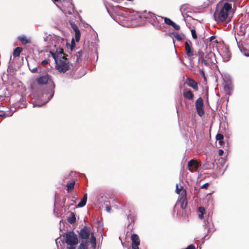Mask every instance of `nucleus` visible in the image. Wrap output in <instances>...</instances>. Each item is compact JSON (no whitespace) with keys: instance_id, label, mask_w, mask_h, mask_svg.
Listing matches in <instances>:
<instances>
[{"instance_id":"36","label":"nucleus","mask_w":249,"mask_h":249,"mask_svg":"<svg viewBox=\"0 0 249 249\" xmlns=\"http://www.w3.org/2000/svg\"><path fill=\"white\" fill-rule=\"evenodd\" d=\"M48 63H49L48 60H44L42 61L41 64L43 65H45L48 64Z\"/></svg>"},{"instance_id":"17","label":"nucleus","mask_w":249,"mask_h":249,"mask_svg":"<svg viewBox=\"0 0 249 249\" xmlns=\"http://www.w3.org/2000/svg\"><path fill=\"white\" fill-rule=\"evenodd\" d=\"M173 40L174 43L175 39L178 41H181L184 37V36L182 34H179L178 33H173Z\"/></svg>"},{"instance_id":"42","label":"nucleus","mask_w":249,"mask_h":249,"mask_svg":"<svg viewBox=\"0 0 249 249\" xmlns=\"http://www.w3.org/2000/svg\"><path fill=\"white\" fill-rule=\"evenodd\" d=\"M215 38V36H212L210 37V41H212L213 39Z\"/></svg>"},{"instance_id":"25","label":"nucleus","mask_w":249,"mask_h":249,"mask_svg":"<svg viewBox=\"0 0 249 249\" xmlns=\"http://www.w3.org/2000/svg\"><path fill=\"white\" fill-rule=\"evenodd\" d=\"M161 18H163L164 20V22L169 25H172V23H173V21H172L170 18H164L162 17H160Z\"/></svg>"},{"instance_id":"18","label":"nucleus","mask_w":249,"mask_h":249,"mask_svg":"<svg viewBox=\"0 0 249 249\" xmlns=\"http://www.w3.org/2000/svg\"><path fill=\"white\" fill-rule=\"evenodd\" d=\"M18 39L23 44H26L31 42L30 39L27 38L25 36H19Z\"/></svg>"},{"instance_id":"12","label":"nucleus","mask_w":249,"mask_h":249,"mask_svg":"<svg viewBox=\"0 0 249 249\" xmlns=\"http://www.w3.org/2000/svg\"><path fill=\"white\" fill-rule=\"evenodd\" d=\"M132 240V249H139V246L140 244V240L139 236L135 234L131 235Z\"/></svg>"},{"instance_id":"40","label":"nucleus","mask_w":249,"mask_h":249,"mask_svg":"<svg viewBox=\"0 0 249 249\" xmlns=\"http://www.w3.org/2000/svg\"><path fill=\"white\" fill-rule=\"evenodd\" d=\"M203 214L204 213H200V214H199L198 215V217L200 219H202L203 218Z\"/></svg>"},{"instance_id":"10","label":"nucleus","mask_w":249,"mask_h":249,"mask_svg":"<svg viewBox=\"0 0 249 249\" xmlns=\"http://www.w3.org/2000/svg\"><path fill=\"white\" fill-rule=\"evenodd\" d=\"M186 53L188 57L191 59L194 55V51L192 49V43L189 41L185 42Z\"/></svg>"},{"instance_id":"9","label":"nucleus","mask_w":249,"mask_h":249,"mask_svg":"<svg viewBox=\"0 0 249 249\" xmlns=\"http://www.w3.org/2000/svg\"><path fill=\"white\" fill-rule=\"evenodd\" d=\"M200 163L196 160H191L188 163V170L191 172H194L197 170L200 166Z\"/></svg>"},{"instance_id":"26","label":"nucleus","mask_w":249,"mask_h":249,"mask_svg":"<svg viewBox=\"0 0 249 249\" xmlns=\"http://www.w3.org/2000/svg\"><path fill=\"white\" fill-rule=\"evenodd\" d=\"M224 138V136L221 134H217L216 136V139L217 141H219V142L220 144H221V143L223 142L222 140Z\"/></svg>"},{"instance_id":"22","label":"nucleus","mask_w":249,"mask_h":249,"mask_svg":"<svg viewBox=\"0 0 249 249\" xmlns=\"http://www.w3.org/2000/svg\"><path fill=\"white\" fill-rule=\"evenodd\" d=\"M88 244L87 241L82 242L78 246L77 249H88Z\"/></svg>"},{"instance_id":"2","label":"nucleus","mask_w":249,"mask_h":249,"mask_svg":"<svg viewBox=\"0 0 249 249\" xmlns=\"http://www.w3.org/2000/svg\"><path fill=\"white\" fill-rule=\"evenodd\" d=\"M231 8L232 4L230 2H226L219 4L213 15L215 20L217 22H229L231 20L229 13Z\"/></svg>"},{"instance_id":"29","label":"nucleus","mask_w":249,"mask_h":249,"mask_svg":"<svg viewBox=\"0 0 249 249\" xmlns=\"http://www.w3.org/2000/svg\"><path fill=\"white\" fill-rule=\"evenodd\" d=\"M176 30H179L180 29V27L179 25L176 24L175 22H173L171 25Z\"/></svg>"},{"instance_id":"16","label":"nucleus","mask_w":249,"mask_h":249,"mask_svg":"<svg viewBox=\"0 0 249 249\" xmlns=\"http://www.w3.org/2000/svg\"><path fill=\"white\" fill-rule=\"evenodd\" d=\"M187 84L188 85V86H189L190 87H192L193 89H194L196 90H198L197 84L193 79H187Z\"/></svg>"},{"instance_id":"43","label":"nucleus","mask_w":249,"mask_h":249,"mask_svg":"<svg viewBox=\"0 0 249 249\" xmlns=\"http://www.w3.org/2000/svg\"><path fill=\"white\" fill-rule=\"evenodd\" d=\"M244 55L246 56L249 57V53H244Z\"/></svg>"},{"instance_id":"15","label":"nucleus","mask_w":249,"mask_h":249,"mask_svg":"<svg viewBox=\"0 0 249 249\" xmlns=\"http://www.w3.org/2000/svg\"><path fill=\"white\" fill-rule=\"evenodd\" d=\"M204 226L205 229H207L208 232H212L214 231L213 229V225L211 223V221L207 220V221H204Z\"/></svg>"},{"instance_id":"4","label":"nucleus","mask_w":249,"mask_h":249,"mask_svg":"<svg viewBox=\"0 0 249 249\" xmlns=\"http://www.w3.org/2000/svg\"><path fill=\"white\" fill-rule=\"evenodd\" d=\"M199 58L201 59L202 63L205 66L214 64L216 62L215 55L212 52L210 46H206L205 51L199 50L198 52Z\"/></svg>"},{"instance_id":"37","label":"nucleus","mask_w":249,"mask_h":249,"mask_svg":"<svg viewBox=\"0 0 249 249\" xmlns=\"http://www.w3.org/2000/svg\"><path fill=\"white\" fill-rule=\"evenodd\" d=\"M82 51L80 50V51L78 52L77 53V59H78L79 57H80L81 55Z\"/></svg>"},{"instance_id":"5","label":"nucleus","mask_w":249,"mask_h":249,"mask_svg":"<svg viewBox=\"0 0 249 249\" xmlns=\"http://www.w3.org/2000/svg\"><path fill=\"white\" fill-rule=\"evenodd\" d=\"M65 243L68 245L66 249H76L78 244L77 235L73 231H68L63 236Z\"/></svg>"},{"instance_id":"3","label":"nucleus","mask_w":249,"mask_h":249,"mask_svg":"<svg viewBox=\"0 0 249 249\" xmlns=\"http://www.w3.org/2000/svg\"><path fill=\"white\" fill-rule=\"evenodd\" d=\"M50 53L54 59L56 69L60 72H65L69 69V64L68 60L64 56L63 50L60 49L59 52L56 53L50 51Z\"/></svg>"},{"instance_id":"28","label":"nucleus","mask_w":249,"mask_h":249,"mask_svg":"<svg viewBox=\"0 0 249 249\" xmlns=\"http://www.w3.org/2000/svg\"><path fill=\"white\" fill-rule=\"evenodd\" d=\"M192 36L193 38L196 39L197 38V35L196 33V31L195 29H192L191 30Z\"/></svg>"},{"instance_id":"33","label":"nucleus","mask_w":249,"mask_h":249,"mask_svg":"<svg viewBox=\"0 0 249 249\" xmlns=\"http://www.w3.org/2000/svg\"><path fill=\"white\" fill-rule=\"evenodd\" d=\"M208 186H209V183H206L201 186V189H207Z\"/></svg>"},{"instance_id":"6","label":"nucleus","mask_w":249,"mask_h":249,"mask_svg":"<svg viewBox=\"0 0 249 249\" xmlns=\"http://www.w3.org/2000/svg\"><path fill=\"white\" fill-rule=\"evenodd\" d=\"M144 17L145 18L147 19L149 23H150L157 28H159L160 27V25L159 24V21L157 19L156 16L154 13L150 12H146L144 14Z\"/></svg>"},{"instance_id":"30","label":"nucleus","mask_w":249,"mask_h":249,"mask_svg":"<svg viewBox=\"0 0 249 249\" xmlns=\"http://www.w3.org/2000/svg\"><path fill=\"white\" fill-rule=\"evenodd\" d=\"M182 186H180V188L178 187V184L176 185V192L179 194L180 193V192H181V191L182 190Z\"/></svg>"},{"instance_id":"32","label":"nucleus","mask_w":249,"mask_h":249,"mask_svg":"<svg viewBox=\"0 0 249 249\" xmlns=\"http://www.w3.org/2000/svg\"><path fill=\"white\" fill-rule=\"evenodd\" d=\"M205 211V209L202 207H200L198 209V211L200 213H204Z\"/></svg>"},{"instance_id":"39","label":"nucleus","mask_w":249,"mask_h":249,"mask_svg":"<svg viewBox=\"0 0 249 249\" xmlns=\"http://www.w3.org/2000/svg\"><path fill=\"white\" fill-rule=\"evenodd\" d=\"M200 74L202 75V76H203L204 77V79H205V73H204V71L203 70H200Z\"/></svg>"},{"instance_id":"24","label":"nucleus","mask_w":249,"mask_h":249,"mask_svg":"<svg viewBox=\"0 0 249 249\" xmlns=\"http://www.w3.org/2000/svg\"><path fill=\"white\" fill-rule=\"evenodd\" d=\"M74 184H75L74 181H72L71 182L67 184V190L68 192L70 190H72L74 188Z\"/></svg>"},{"instance_id":"1","label":"nucleus","mask_w":249,"mask_h":249,"mask_svg":"<svg viewBox=\"0 0 249 249\" xmlns=\"http://www.w3.org/2000/svg\"><path fill=\"white\" fill-rule=\"evenodd\" d=\"M36 81L39 85H44L50 82L51 88L46 89L43 92L38 99L34 103L33 107H41L43 105L47 103L54 94L53 89L54 88V84L51 81V77L48 74L38 77L36 79Z\"/></svg>"},{"instance_id":"38","label":"nucleus","mask_w":249,"mask_h":249,"mask_svg":"<svg viewBox=\"0 0 249 249\" xmlns=\"http://www.w3.org/2000/svg\"><path fill=\"white\" fill-rule=\"evenodd\" d=\"M223 154V151L222 149H219L218 150V154L219 156H222Z\"/></svg>"},{"instance_id":"14","label":"nucleus","mask_w":249,"mask_h":249,"mask_svg":"<svg viewBox=\"0 0 249 249\" xmlns=\"http://www.w3.org/2000/svg\"><path fill=\"white\" fill-rule=\"evenodd\" d=\"M183 96L188 100H192L194 98V94L190 89H185L183 91Z\"/></svg>"},{"instance_id":"31","label":"nucleus","mask_w":249,"mask_h":249,"mask_svg":"<svg viewBox=\"0 0 249 249\" xmlns=\"http://www.w3.org/2000/svg\"><path fill=\"white\" fill-rule=\"evenodd\" d=\"M28 67H29V68L30 70L31 71H32L33 73H35L37 71V67L32 68L29 64H28Z\"/></svg>"},{"instance_id":"7","label":"nucleus","mask_w":249,"mask_h":249,"mask_svg":"<svg viewBox=\"0 0 249 249\" xmlns=\"http://www.w3.org/2000/svg\"><path fill=\"white\" fill-rule=\"evenodd\" d=\"M61 10L66 15H72L74 12V6L71 0H68L65 1Z\"/></svg>"},{"instance_id":"41","label":"nucleus","mask_w":249,"mask_h":249,"mask_svg":"<svg viewBox=\"0 0 249 249\" xmlns=\"http://www.w3.org/2000/svg\"><path fill=\"white\" fill-rule=\"evenodd\" d=\"M230 58V55L229 54V53L228 52L227 53V60L226 61H228Z\"/></svg>"},{"instance_id":"27","label":"nucleus","mask_w":249,"mask_h":249,"mask_svg":"<svg viewBox=\"0 0 249 249\" xmlns=\"http://www.w3.org/2000/svg\"><path fill=\"white\" fill-rule=\"evenodd\" d=\"M75 38L76 41L78 42L80 38V32L79 30H77L76 32H75Z\"/></svg>"},{"instance_id":"23","label":"nucleus","mask_w":249,"mask_h":249,"mask_svg":"<svg viewBox=\"0 0 249 249\" xmlns=\"http://www.w3.org/2000/svg\"><path fill=\"white\" fill-rule=\"evenodd\" d=\"M90 243L92 246V247L95 249L96 247V238L94 237L93 233H91V240Z\"/></svg>"},{"instance_id":"44","label":"nucleus","mask_w":249,"mask_h":249,"mask_svg":"<svg viewBox=\"0 0 249 249\" xmlns=\"http://www.w3.org/2000/svg\"><path fill=\"white\" fill-rule=\"evenodd\" d=\"M54 2L58 1L59 0H53Z\"/></svg>"},{"instance_id":"35","label":"nucleus","mask_w":249,"mask_h":249,"mask_svg":"<svg viewBox=\"0 0 249 249\" xmlns=\"http://www.w3.org/2000/svg\"><path fill=\"white\" fill-rule=\"evenodd\" d=\"M106 210L107 212L109 213L111 211V207L108 205H106Z\"/></svg>"},{"instance_id":"34","label":"nucleus","mask_w":249,"mask_h":249,"mask_svg":"<svg viewBox=\"0 0 249 249\" xmlns=\"http://www.w3.org/2000/svg\"><path fill=\"white\" fill-rule=\"evenodd\" d=\"M72 28L75 32H76L77 30H79L77 26L75 24L72 25Z\"/></svg>"},{"instance_id":"13","label":"nucleus","mask_w":249,"mask_h":249,"mask_svg":"<svg viewBox=\"0 0 249 249\" xmlns=\"http://www.w3.org/2000/svg\"><path fill=\"white\" fill-rule=\"evenodd\" d=\"M186 196V190H183L181 192V196L179 200V202L180 204V207L183 209H185L187 205V201Z\"/></svg>"},{"instance_id":"11","label":"nucleus","mask_w":249,"mask_h":249,"mask_svg":"<svg viewBox=\"0 0 249 249\" xmlns=\"http://www.w3.org/2000/svg\"><path fill=\"white\" fill-rule=\"evenodd\" d=\"M90 235V231L89 228L85 227L80 230L79 235L81 239L87 240Z\"/></svg>"},{"instance_id":"20","label":"nucleus","mask_w":249,"mask_h":249,"mask_svg":"<svg viewBox=\"0 0 249 249\" xmlns=\"http://www.w3.org/2000/svg\"><path fill=\"white\" fill-rule=\"evenodd\" d=\"M68 221L70 224H73L76 221V217L74 213H71L70 216L68 218Z\"/></svg>"},{"instance_id":"45","label":"nucleus","mask_w":249,"mask_h":249,"mask_svg":"<svg viewBox=\"0 0 249 249\" xmlns=\"http://www.w3.org/2000/svg\"><path fill=\"white\" fill-rule=\"evenodd\" d=\"M0 116H5V114H0Z\"/></svg>"},{"instance_id":"19","label":"nucleus","mask_w":249,"mask_h":249,"mask_svg":"<svg viewBox=\"0 0 249 249\" xmlns=\"http://www.w3.org/2000/svg\"><path fill=\"white\" fill-rule=\"evenodd\" d=\"M87 194L85 195L83 198L82 199V200L80 201V202L77 204L78 207H82L84 206L87 202Z\"/></svg>"},{"instance_id":"21","label":"nucleus","mask_w":249,"mask_h":249,"mask_svg":"<svg viewBox=\"0 0 249 249\" xmlns=\"http://www.w3.org/2000/svg\"><path fill=\"white\" fill-rule=\"evenodd\" d=\"M22 51V48L20 47H17L14 49L13 52V55L14 57L18 56Z\"/></svg>"},{"instance_id":"8","label":"nucleus","mask_w":249,"mask_h":249,"mask_svg":"<svg viewBox=\"0 0 249 249\" xmlns=\"http://www.w3.org/2000/svg\"><path fill=\"white\" fill-rule=\"evenodd\" d=\"M203 101L202 98H198L196 102V107L197 113L200 116H202L204 114L203 110Z\"/></svg>"}]
</instances>
